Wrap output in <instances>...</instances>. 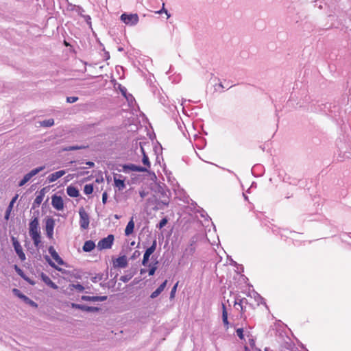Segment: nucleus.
Wrapping results in <instances>:
<instances>
[{"label":"nucleus","mask_w":351,"mask_h":351,"mask_svg":"<svg viewBox=\"0 0 351 351\" xmlns=\"http://www.w3.org/2000/svg\"><path fill=\"white\" fill-rule=\"evenodd\" d=\"M14 269L18 274H19L21 276L23 277L22 270L17 265L14 266Z\"/></svg>","instance_id":"nucleus-45"},{"label":"nucleus","mask_w":351,"mask_h":351,"mask_svg":"<svg viewBox=\"0 0 351 351\" xmlns=\"http://www.w3.org/2000/svg\"><path fill=\"white\" fill-rule=\"evenodd\" d=\"M178 282L173 286L172 288L171 293H170V298H173L175 296V293L176 292L177 287H178Z\"/></svg>","instance_id":"nucleus-38"},{"label":"nucleus","mask_w":351,"mask_h":351,"mask_svg":"<svg viewBox=\"0 0 351 351\" xmlns=\"http://www.w3.org/2000/svg\"><path fill=\"white\" fill-rule=\"evenodd\" d=\"M71 306L73 308L80 309V307L81 304H75V303H71Z\"/></svg>","instance_id":"nucleus-48"},{"label":"nucleus","mask_w":351,"mask_h":351,"mask_svg":"<svg viewBox=\"0 0 351 351\" xmlns=\"http://www.w3.org/2000/svg\"><path fill=\"white\" fill-rule=\"evenodd\" d=\"M132 278V274H127L121 276L120 280H121L123 282H128L131 278Z\"/></svg>","instance_id":"nucleus-33"},{"label":"nucleus","mask_w":351,"mask_h":351,"mask_svg":"<svg viewBox=\"0 0 351 351\" xmlns=\"http://www.w3.org/2000/svg\"><path fill=\"white\" fill-rule=\"evenodd\" d=\"M82 300L90 302H104L107 300V296H87L82 295Z\"/></svg>","instance_id":"nucleus-9"},{"label":"nucleus","mask_w":351,"mask_h":351,"mask_svg":"<svg viewBox=\"0 0 351 351\" xmlns=\"http://www.w3.org/2000/svg\"><path fill=\"white\" fill-rule=\"evenodd\" d=\"M73 8L75 9V12L80 14V16H83V12H84V10L82 9V8L80 7V6H77V5H73Z\"/></svg>","instance_id":"nucleus-36"},{"label":"nucleus","mask_w":351,"mask_h":351,"mask_svg":"<svg viewBox=\"0 0 351 351\" xmlns=\"http://www.w3.org/2000/svg\"><path fill=\"white\" fill-rule=\"evenodd\" d=\"M156 269H157L156 266H153L152 268H150L149 270V276L154 275Z\"/></svg>","instance_id":"nucleus-42"},{"label":"nucleus","mask_w":351,"mask_h":351,"mask_svg":"<svg viewBox=\"0 0 351 351\" xmlns=\"http://www.w3.org/2000/svg\"><path fill=\"white\" fill-rule=\"evenodd\" d=\"M222 307H223L222 317H228V313L226 311L225 305L223 304Z\"/></svg>","instance_id":"nucleus-46"},{"label":"nucleus","mask_w":351,"mask_h":351,"mask_svg":"<svg viewBox=\"0 0 351 351\" xmlns=\"http://www.w3.org/2000/svg\"><path fill=\"white\" fill-rule=\"evenodd\" d=\"M150 256H151V254L145 251V252L144 254V256H143V261H142V264L144 266L147 265V262L149 261V258Z\"/></svg>","instance_id":"nucleus-32"},{"label":"nucleus","mask_w":351,"mask_h":351,"mask_svg":"<svg viewBox=\"0 0 351 351\" xmlns=\"http://www.w3.org/2000/svg\"><path fill=\"white\" fill-rule=\"evenodd\" d=\"M87 146L82 145V146H69L66 147L62 149V151L66 152V151H74V150H78V149H82L86 148Z\"/></svg>","instance_id":"nucleus-23"},{"label":"nucleus","mask_w":351,"mask_h":351,"mask_svg":"<svg viewBox=\"0 0 351 351\" xmlns=\"http://www.w3.org/2000/svg\"><path fill=\"white\" fill-rule=\"evenodd\" d=\"M93 191V186L92 184H86L84 188V192L86 195H90Z\"/></svg>","instance_id":"nucleus-29"},{"label":"nucleus","mask_w":351,"mask_h":351,"mask_svg":"<svg viewBox=\"0 0 351 351\" xmlns=\"http://www.w3.org/2000/svg\"><path fill=\"white\" fill-rule=\"evenodd\" d=\"M140 255H141L140 252H139V251L136 250V251L133 253L132 256H131V258H132V259H135L136 258L138 257Z\"/></svg>","instance_id":"nucleus-44"},{"label":"nucleus","mask_w":351,"mask_h":351,"mask_svg":"<svg viewBox=\"0 0 351 351\" xmlns=\"http://www.w3.org/2000/svg\"><path fill=\"white\" fill-rule=\"evenodd\" d=\"M107 198H108V194L106 192H104L102 195V202L104 204H105L106 203Z\"/></svg>","instance_id":"nucleus-43"},{"label":"nucleus","mask_w":351,"mask_h":351,"mask_svg":"<svg viewBox=\"0 0 351 351\" xmlns=\"http://www.w3.org/2000/svg\"><path fill=\"white\" fill-rule=\"evenodd\" d=\"M114 181L116 187H117L119 190H123V189H125V184L123 180L117 179L116 178H114Z\"/></svg>","instance_id":"nucleus-25"},{"label":"nucleus","mask_w":351,"mask_h":351,"mask_svg":"<svg viewBox=\"0 0 351 351\" xmlns=\"http://www.w3.org/2000/svg\"><path fill=\"white\" fill-rule=\"evenodd\" d=\"M114 241V236L109 234L107 237H105L100 240L97 243V248L99 250L104 249H110Z\"/></svg>","instance_id":"nucleus-2"},{"label":"nucleus","mask_w":351,"mask_h":351,"mask_svg":"<svg viewBox=\"0 0 351 351\" xmlns=\"http://www.w3.org/2000/svg\"><path fill=\"white\" fill-rule=\"evenodd\" d=\"M73 5H74L70 4L69 6V8H70V9H71V10L75 11V8H73Z\"/></svg>","instance_id":"nucleus-53"},{"label":"nucleus","mask_w":351,"mask_h":351,"mask_svg":"<svg viewBox=\"0 0 351 351\" xmlns=\"http://www.w3.org/2000/svg\"><path fill=\"white\" fill-rule=\"evenodd\" d=\"M80 224L82 229H87L89 226V215L83 207L79 209Z\"/></svg>","instance_id":"nucleus-3"},{"label":"nucleus","mask_w":351,"mask_h":351,"mask_svg":"<svg viewBox=\"0 0 351 351\" xmlns=\"http://www.w3.org/2000/svg\"><path fill=\"white\" fill-rule=\"evenodd\" d=\"M39 221L38 216H34L29 224V235L40 233Z\"/></svg>","instance_id":"nucleus-5"},{"label":"nucleus","mask_w":351,"mask_h":351,"mask_svg":"<svg viewBox=\"0 0 351 351\" xmlns=\"http://www.w3.org/2000/svg\"><path fill=\"white\" fill-rule=\"evenodd\" d=\"M12 292L13 293L19 297V298L21 299H23L24 301H27V300H29V299L25 296L24 294H23L20 290H19L18 289H12Z\"/></svg>","instance_id":"nucleus-22"},{"label":"nucleus","mask_w":351,"mask_h":351,"mask_svg":"<svg viewBox=\"0 0 351 351\" xmlns=\"http://www.w3.org/2000/svg\"><path fill=\"white\" fill-rule=\"evenodd\" d=\"M134 228V217H132L131 218V219L130 220V221L128 223V225L125 229V234L126 236L130 235L133 232Z\"/></svg>","instance_id":"nucleus-16"},{"label":"nucleus","mask_w":351,"mask_h":351,"mask_svg":"<svg viewBox=\"0 0 351 351\" xmlns=\"http://www.w3.org/2000/svg\"><path fill=\"white\" fill-rule=\"evenodd\" d=\"M55 221L53 218H47L45 221V230L47 236L49 239L53 238Z\"/></svg>","instance_id":"nucleus-6"},{"label":"nucleus","mask_w":351,"mask_h":351,"mask_svg":"<svg viewBox=\"0 0 351 351\" xmlns=\"http://www.w3.org/2000/svg\"><path fill=\"white\" fill-rule=\"evenodd\" d=\"M222 319H223V322L224 325L228 326L229 324L228 320V317H222Z\"/></svg>","instance_id":"nucleus-49"},{"label":"nucleus","mask_w":351,"mask_h":351,"mask_svg":"<svg viewBox=\"0 0 351 351\" xmlns=\"http://www.w3.org/2000/svg\"><path fill=\"white\" fill-rule=\"evenodd\" d=\"M249 343H250V344L252 346H254V343H254V339H250V340H249Z\"/></svg>","instance_id":"nucleus-52"},{"label":"nucleus","mask_w":351,"mask_h":351,"mask_svg":"<svg viewBox=\"0 0 351 351\" xmlns=\"http://www.w3.org/2000/svg\"><path fill=\"white\" fill-rule=\"evenodd\" d=\"M78 100L77 97H66V101L68 103H74Z\"/></svg>","instance_id":"nucleus-40"},{"label":"nucleus","mask_w":351,"mask_h":351,"mask_svg":"<svg viewBox=\"0 0 351 351\" xmlns=\"http://www.w3.org/2000/svg\"><path fill=\"white\" fill-rule=\"evenodd\" d=\"M244 349L245 351H250L249 348L247 346H245Z\"/></svg>","instance_id":"nucleus-56"},{"label":"nucleus","mask_w":351,"mask_h":351,"mask_svg":"<svg viewBox=\"0 0 351 351\" xmlns=\"http://www.w3.org/2000/svg\"><path fill=\"white\" fill-rule=\"evenodd\" d=\"M51 204L58 210H62L64 208V202L60 196L53 195L51 197Z\"/></svg>","instance_id":"nucleus-7"},{"label":"nucleus","mask_w":351,"mask_h":351,"mask_svg":"<svg viewBox=\"0 0 351 351\" xmlns=\"http://www.w3.org/2000/svg\"><path fill=\"white\" fill-rule=\"evenodd\" d=\"M125 169H129L132 171L136 172H147V168H144L143 167L137 166L135 165H130L124 167Z\"/></svg>","instance_id":"nucleus-15"},{"label":"nucleus","mask_w":351,"mask_h":351,"mask_svg":"<svg viewBox=\"0 0 351 351\" xmlns=\"http://www.w3.org/2000/svg\"><path fill=\"white\" fill-rule=\"evenodd\" d=\"M30 304H31V305H34V306H37V305L36 304V303H35L34 302H33V301H30Z\"/></svg>","instance_id":"nucleus-54"},{"label":"nucleus","mask_w":351,"mask_h":351,"mask_svg":"<svg viewBox=\"0 0 351 351\" xmlns=\"http://www.w3.org/2000/svg\"><path fill=\"white\" fill-rule=\"evenodd\" d=\"M167 280H165L151 295L150 298L154 299L157 298L163 291L167 286Z\"/></svg>","instance_id":"nucleus-12"},{"label":"nucleus","mask_w":351,"mask_h":351,"mask_svg":"<svg viewBox=\"0 0 351 351\" xmlns=\"http://www.w3.org/2000/svg\"><path fill=\"white\" fill-rule=\"evenodd\" d=\"M86 165H88L89 167H93L95 165L94 162L90 161L87 162Z\"/></svg>","instance_id":"nucleus-51"},{"label":"nucleus","mask_w":351,"mask_h":351,"mask_svg":"<svg viewBox=\"0 0 351 351\" xmlns=\"http://www.w3.org/2000/svg\"><path fill=\"white\" fill-rule=\"evenodd\" d=\"M41 279L49 287L53 289H57L58 287L51 280V278L45 274H41Z\"/></svg>","instance_id":"nucleus-13"},{"label":"nucleus","mask_w":351,"mask_h":351,"mask_svg":"<svg viewBox=\"0 0 351 351\" xmlns=\"http://www.w3.org/2000/svg\"><path fill=\"white\" fill-rule=\"evenodd\" d=\"M167 223V219L166 218H164L160 220V223L157 225V228L161 229L164 226H165Z\"/></svg>","instance_id":"nucleus-35"},{"label":"nucleus","mask_w":351,"mask_h":351,"mask_svg":"<svg viewBox=\"0 0 351 351\" xmlns=\"http://www.w3.org/2000/svg\"><path fill=\"white\" fill-rule=\"evenodd\" d=\"M156 245H157V243H156V240L155 239V240H154L152 245L149 248H147L146 250V252H147L150 254H152L154 252V251L156 250Z\"/></svg>","instance_id":"nucleus-31"},{"label":"nucleus","mask_w":351,"mask_h":351,"mask_svg":"<svg viewBox=\"0 0 351 351\" xmlns=\"http://www.w3.org/2000/svg\"><path fill=\"white\" fill-rule=\"evenodd\" d=\"M32 178L27 173L24 176L23 178L19 182V186H22L25 185L27 182H29Z\"/></svg>","instance_id":"nucleus-30"},{"label":"nucleus","mask_w":351,"mask_h":351,"mask_svg":"<svg viewBox=\"0 0 351 351\" xmlns=\"http://www.w3.org/2000/svg\"><path fill=\"white\" fill-rule=\"evenodd\" d=\"M167 14V18H169V17L171 16L170 14H169L168 12H167V14Z\"/></svg>","instance_id":"nucleus-57"},{"label":"nucleus","mask_w":351,"mask_h":351,"mask_svg":"<svg viewBox=\"0 0 351 351\" xmlns=\"http://www.w3.org/2000/svg\"><path fill=\"white\" fill-rule=\"evenodd\" d=\"M66 173L64 170H60L50 174L48 177L49 182H53Z\"/></svg>","instance_id":"nucleus-11"},{"label":"nucleus","mask_w":351,"mask_h":351,"mask_svg":"<svg viewBox=\"0 0 351 351\" xmlns=\"http://www.w3.org/2000/svg\"><path fill=\"white\" fill-rule=\"evenodd\" d=\"M66 193L68 195L71 197H77L80 195L79 190L76 187L71 185L66 188Z\"/></svg>","instance_id":"nucleus-14"},{"label":"nucleus","mask_w":351,"mask_h":351,"mask_svg":"<svg viewBox=\"0 0 351 351\" xmlns=\"http://www.w3.org/2000/svg\"><path fill=\"white\" fill-rule=\"evenodd\" d=\"M115 267L125 268L128 265V261L125 256H119L114 263Z\"/></svg>","instance_id":"nucleus-10"},{"label":"nucleus","mask_w":351,"mask_h":351,"mask_svg":"<svg viewBox=\"0 0 351 351\" xmlns=\"http://www.w3.org/2000/svg\"><path fill=\"white\" fill-rule=\"evenodd\" d=\"M80 310L86 312H98L99 311V308L81 304Z\"/></svg>","instance_id":"nucleus-20"},{"label":"nucleus","mask_w":351,"mask_h":351,"mask_svg":"<svg viewBox=\"0 0 351 351\" xmlns=\"http://www.w3.org/2000/svg\"><path fill=\"white\" fill-rule=\"evenodd\" d=\"M83 18H84L86 22L89 25V26L90 27L91 26V22H90V16H88V15H84L82 16Z\"/></svg>","instance_id":"nucleus-41"},{"label":"nucleus","mask_w":351,"mask_h":351,"mask_svg":"<svg viewBox=\"0 0 351 351\" xmlns=\"http://www.w3.org/2000/svg\"><path fill=\"white\" fill-rule=\"evenodd\" d=\"M141 151H142V153L143 155V157L142 159V162L145 166V167H144V168H147V169L148 170V169L150 168V166H151L149 158H148L147 156L145 154L144 149L142 147H141Z\"/></svg>","instance_id":"nucleus-21"},{"label":"nucleus","mask_w":351,"mask_h":351,"mask_svg":"<svg viewBox=\"0 0 351 351\" xmlns=\"http://www.w3.org/2000/svg\"><path fill=\"white\" fill-rule=\"evenodd\" d=\"M18 198V195H16L11 200V202H10V204L7 208V210H6V213H5V219H8L9 218V216H10V213L13 208V205L14 204V202L16 201Z\"/></svg>","instance_id":"nucleus-18"},{"label":"nucleus","mask_w":351,"mask_h":351,"mask_svg":"<svg viewBox=\"0 0 351 351\" xmlns=\"http://www.w3.org/2000/svg\"><path fill=\"white\" fill-rule=\"evenodd\" d=\"M45 169V166L39 167L30 171L27 174L32 178Z\"/></svg>","instance_id":"nucleus-24"},{"label":"nucleus","mask_w":351,"mask_h":351,"mask_svg":"<svg viewBox=\"0 0 351 351\" xmlns=\"http://www.w3.org/2000/svg\"><path fill=\"white\" fill-rule=\"evenodd\" d=\"M43 196L42 194L37 195L34 199V204L40 205L43 199Z\"/></svg>","instance_id":"nucleus-34"},{"label":"nucleus","mask_w":351,"mask_h":351,"mask_svg":"<svg viewBox=\"0 0 351 351\" xmlns=\"http://www.w3.org/2000/svg\"><path fill=\"white\" fill-rule=\"evenodd\" d=\"M34 242V245L38 247L41 243L40 232L29 235Z\"/></svg>","instance_id":"nucleus-19"},{"label":"nucleus","mask_w":351,"mask_h":351,"mask_svg":"<svg viewBox=\"0 0 351 351\" xmlns=\"http://www.w3.org/2000/svg\"><path fill=\"white\" fill-rule=\"evenodd\" d=\"M95 247V244L93 241H87L84 243L83 250L86 252L92 251Z\"/></svg>","instance_id":"nucleus-17"},{"label":"nucleus","mask_w":351,"mask_h":351,"mask_svg":"<svg viewBox=\"0 0 351 351\" xmlns=\"http://www.w3.org/2000/svg\"><path fill=\"white\" fill-rule=\"evenodd\" d=\"M92 281L95 282L97 281V278L96 277L93 278Z\"/></svg>","instance_id":"nucleus-55"},{"label":"nucleus","mask_w":351,"mask_h":351,"mask_svg":"<svg viewBox=\"0 0 351 351\" xmlns=\"http://www.w3.org/2000/svg\"><path fill=\"white\" fill-rule=\"evenodd\" d=\"M165 6V4L163 3L162 4V10H159L157 12L158 14H162V12H165V14H167V10H165V8H164Z\"/></svg>","instance_id":"nucleus-47"},{"label":"nucleus","mask_w":351,"mask_h":351,"mask_svg":"<svg viewBox=\"0 0 351 351\" xmlns=\"http://www.w3.org/2000/svg\"><path fill=\"white\" fill-rule=\"evenodd\" d=\"M49 253L51 254L52 258L60 265H64V262L62 258L58 255L56 250L53 246H50L48 249Z\"/></svg>","instance_id":"nucleus-8"},{"label":"nucleus","mask_w":351,"mask_h":351,"mask_svg":"<svg viewBox=\"0 0 351 351\" xmlns=\"http://www.w3.org/2000/svg\"><path fill=\"white\" fill-rule=\"evenodd\" d=\"M13 247L14 248V250L18 255L19 258L21 259V261H24L26 259V256L25 253L23 251V248L17 240V239L14 237H12L11 238Z\"/></svg>","instance_id":"nucleus-4"},{"label":"nucleus","mask_w":351,"mask_h":351,"mask_svg":"<svg viewBox=\"0 0 351 351\" xmlns=\"http://www.w3.org/2000/svg\"><path fill=\"white\" fill-rule=\"evenodd\" d=\"M114 217H115L116 219H119V217L117 215H114Z\"/></svg>","instance_id":"nucleus-58"},{"label":"nucleus","mask_w":351,"mask_h":351,"mask_svg":"<svg viewBox=\"0 0 351 351\" xmlns=\"http://www.w3.org/2000/svg\"><path fill=\"white\" fill-rule=\"evenodd\" d=\"M244 300H246L245 299L243 298L239 300V302L236 301L234 302V306H237L241 308V310L243 311V302Z\"/></svg>","instance_id":"nucleus-37"},{"label":"nucleus","mask_w":351,"mask_h":351,"mask_svg":"<svg viewBox=\"0 0 351 351\" xmlns=\"http://www.w3.org/2000/svg\"><path fill=\"white\" fill-rule=\"evenodd\" d=\"M69 289L73 290V289H77L78 291L82 292L84 290V287L80 283L69 285Z\"/></svg>","instance_id":"nucleus-27"},{"label":"nucleus","mask_w":351,"mask_h":351,"mask_svg":"<svg viewBox=\"0 0 351 351\" xmlns=\"http://www.w3.org/2000/svg\"><path fill=\"white\" fill-rule=\"evenodd\" d=\"M121 20L128 25H135L138 22V16L137 14L123 13L121 16Z\"/></svg>","instance_id":"nucleus-1"},{"label":"nucleus","mask_w":351,"mask_h":351,"mask_svg":"<svg viewBox=\"0 0 351 351\" xmlns=\"http://www.w3.org/2000/svg\"><path fill=\"white\" fill-rule=\"evenodd\" d=\"M139 194H140V196H141L142 198H144V197L146 196L147 193H146V192H145L144 191H141V192L139 193Z\"/></svg>","instance_id":"nucleus-50"},{"label":"nucleus","mask_w":351,"mask_h":351,"mask_svg":"<svg viewBox=\"0 0 351 351\" xmlns=\"http://www.w3.org/2000/svg\"><path fill=\"white\" fill-rule=\"evenodd\" d=\"M53 124H54V120L53 119L44 120L42 122H40V125L43 127H51V126L53 125Z\"/></svg>","instance_id":"nucleus-26"},{"label":"nucleus","mask_w":351,"mask_h":351,"mask_svg":"<svg viewBox=\"0 0 351 351\" xmlns=\"http://www.w3.org/2000/svg\"><path fill=\"white\" fill-rule=\"evenodd\" d=\"M45 258L51 267L55 268L58 271H62V269L57 267L56 265L50 259V258L48 256H45Z\"/></svg>","instance_id":"nucleus-28"},{"label":"nucleus","mask_w":351,"mask_h":351,"mask_svg":"<svg viewBox=\"0 0 351 351\" xmlns=\"http://www.w3.org/2000/svg\"><path fill=\"white\" fill-rule=\"evenodd\" d=\"M237 332V336L241 339H243L244 336H243V328H238L236 331Z\"/></svg>","instance_id":"nucleus-39"}]
</instances>
